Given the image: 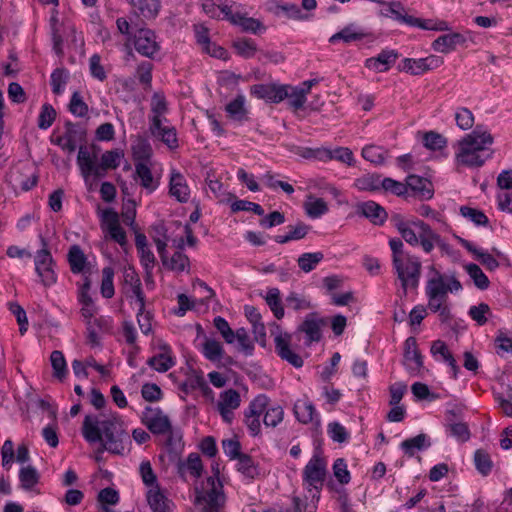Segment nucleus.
<instances>
[{
	"mask_svg": "<svg viewBox=\"0 0 512 512\" xmlns=\"http://www.w3.org/2000/svg\"><path fill=\"white\" fill-rule=\"evenodd\" d=\"M104 419L97 416L86 415L82 425V435L89 443L99 442L102 450L122 455L125 443H130L129 435L124 428V423L117 413H110Z\"/></svg>",
	"mask_w": 512,
	"mask_h": 512,
	"instance_id": "nucleus-1",
	"label": "nucleus"
},
{
	"mask_svg": "<svg viewBox=\"0 0 512 512\" xmlns=\"http://www.w3.org/2000/svg\"><path fill=\"white\" fill-rule=\"evenodd\" d=\"M220 10L226 19L232 24L240 26L245 32L258 34L260 31L265 30L264 25L258 19L248 17L247 13H242L240 5L236 2H233L231 5L221 6Z\"/></svg>",
	"mask_w": 512,
	"mask_h": 512,
	"instance_id": "nucleus-8",
	"label": "nucleus"
},
{
	"mask_svg": "<svg viewBox=\"0 0 512 512\" xmlns=\"http://www.w3.org/2000/svg\"><path fill=\"white\" fill-rule=\"evenodd\" d=\"M325 324V319L320 318L316 312H312L306 315L304 321L298 326L295 334L304 333L305 343L310 345L313 342H319L321 340V327Z\"/></svg>",
	"mask_w": 512,
	"mask_h": 512,
	"instance_id": "nucleus-15",
	"label": "nucleus"
},
{
	"mask_svg": "<svg viewBox=\"0 0 512 512\" xmlns=\"http://www.w3.org/2000/svg\"><path fill=\"white\" fill-rule=\"evenodd\" d=\"M391 222L400 233L402 239L411 246L421 245L426 253L434 249V242H440V235L430 225L419 219L405 220L400 214H394Z\"/></svg>",
	"mask_w": 512,
	"mask_h": 512,
	"instance_id": "nucleus-5",
	"label": "nucleus"
},
{
	"mask_svg": "<svg viewBox=\"0 0 512 512\" xmlns=\"http://www.w3.org/2000/svg\"><path fill=\"white\" fill-rule=\"evenodd\" d=\"M465 270L470 276V278L473 280L474 285L480 289V290H486L488 289L490 285V280L488 277L484 274L482 269L474 263H469L465 265Z\"/></svg>",
	"mask_w": 512,
	"mask_h": 512,
	"instance_id": "nucleus-40",
	"label": "nucleus"
},
{
	"mask_svg": "<svg viewBox=\"0 0 512 512\" xmlns=\"http://www.w3.org/2000/svg\"><path fill=\"white\" fill-rule=\"evenodd\" d=\"M443 64V58L430 55L425 58H404L398 66L400 71L411 75H421L429 70L436 69Z\"/></svg>",
	"mask_w": 512,
	"mask_h": 512,
	"instance_id": "nucleus-11",
	"label": "nucleus"
},
{
	"mask_svg": "<svg viewBox=\"0 0 512 512\" xmlns=\"http://www.w3.org/2000/svg\"><path fill=\"white\" fill-rule=\"evenodd\" d=\"M67 261L73 274L84 273L88 260L79 245H72L67 254Z\"/></svg>",
	"mask_w": 512,
	"mask_h": 512,
	"instance_id": "nucleus-27",
	"label": "nucleus"
},
{
	"mask_svg": "<svg viewBox=\"0 0 512 512\" xmlns=\"http://www.w3.org/2000/svg\"><path fill=\"white\" fill-rule=\"evenodd\" d=\"M220 402L218 406H223L230 409H236L240 405V394L235 389H228L221 393Z\"/></svg>",
	"mask_w": 512,
	"mask_h": 512,
	"instance_id": "nucleus-63",
	"label": "nucleus"
},
{
	"mask_svg": "<svg viewBox=\"0 0 512 512\" xmlns=\"http://www.w3.org/2000/svg\"><path fill=\"white\" fill-rule=\"evenodd\" d=\"M392 251V266L401 282V287L406 294L408 287L417 288L419 285L422 264L417 256L404 251V244L400 238H392L389 241Z\"/></svg>",
	"mask_w": 512,
	"mask_h": 512,
	"instance_id": "nucleus-3",
	"label": "nucleus"
},
{
	"mask_svg": "<svg viewBox=\"0 0 512 512\" xmlns=\"http://www.w3.org/2000/svg\"><path fill=\"white\" fill-rule=\"evenodd\" d=\"M101 294L104 298L110 299L114 296V269L110 266L104 267L102 270Z\"/></svg>",
	"mask_w": 512,
	"mask_h": 512,
	"instance_id": "nucleus-49",
	"label": "nucleus"
},
{
	"mask_svg": "<svg viewBox=\"0 0 512 512\" xmlns=\"http://www.w3.org/2000/svg\"><path fill=\"white\" fill-rule=\"evenodd\" d=\"M232 46L237 54L245 59L253 57L257 51L255 42L248 38L237 39L233 42Z\"/></svg>",
	"mask_w": 512,
	"mask_h": 512,
	"instance_id": "nucleus-47",
	"label": "nucleus"
},
{
	"mask_svg": "<svg viewBox=\"0 0 512 512\" xmlns=\"http://www.w3.org/2000/svg\"><path fill=\"white\" fill-rule=\"evenodd\" d=\"M225 110L233 120L243 122L248 119V111L245 108V97L242 94H239L234 100L228 103Z\"/></svg>",
	"mask_w": 512,
	"mask_h": 512,
	"instance_id": "nucleus-32",
	"label": "nucleus"
},
{
	"mask_svg": "<svg viewBox=\"0 0 512 512\" xmlns=\"http://www.w3.org/2000/svg\"><path fill=\"white\" fill-rule=\"evenodd\" d=\"M269 403V399L266 395L260 394L255 399H253L248 408L244 412L245 417L252 416H261V414L266 411L267 405Z\"/></svg>",
	"mask_w": 512,
	"mask_h": 512,
	"instance_id": "nucleus-51",
	"label": "nucleus"
},
{
	"mask_svg": "<svg viewBox=\"0 0 512 512\" xmlns=\"http://www.w3.org/2000/svg\"><path fill=\"white\" fill-rule=\"evenodd\" d=\"M457 126L462 130L470 129L474 124L473 113L465 107L459 108L455 113Z\"/></svg>",
	"mask_w": 512,
	"mask_h": 512,
	"instance_id": "nucleus-62",
	"label": "nucleus"
},
{
	"mask_svg": "<svg viewBox=\"0 0 512 512\" xmlns=\"http://www.w3.org/2000/svg\"><path fill=\"white\" fill-rule=\"evenodd\" d=\"M213 324L215 328L219 331V333L222 335L226 343L232 344L235 341V331L231 329L229 323L223 317H215L213 320Z\"/></svg>",
	"mask_w": 512,
	"mask_h": 512,
	"instance_id": "nucleus-59",
	"label": "nucleus"
},
{
	"mask_svg": "<svg viewBox=\"0 0 512 512\" xmlns=\"http://www.w3.org/2000/svg\"><path fill=\"white\" fill-rule=\"evenodd\" d=\"M430 271L433 272L435 276L427 281L425 289L427 297H440L447 300L448 288L446 286L445 277L437 271L434 266L430 267Z\"/></svg>",
	"mask_w": 512,
	"mask_h": 512,
	"instance_id": "nucleus-24",
	"label": "nucleus"
},
{
	"mask_svg": "<svg viewBox=\"0 0 512 512\" xmlns=\"http://www.w3.org/2000/svg\"><path fill=\"white\" fill-rule=\"evenodd\" d=\"M326 462L318 454H314L303 469V481L318 493L322 489L326 477Z\"/></svg>",
	"mask_w": 512,
	"mask_h": 512,
	"instance_id": "nucleus-9",
	"label": "nucleus"
},
{
	"mask_svg": "<svg viewBox=\"0 0 512 512\" xmlns=\"http://www.w3.org/2000/svg\"><path fill=\"white\" fill-rule=\"evenodd\" d=\"M383 179L380 174H366L355 180V186L363 191H377L382 188Z\"/></svg>",
	"mask_w": 512,
	"mask_h": 512,
	"instance_id": "nucleus-36",
	"label": "nucleus"
},
{
	"mask_svg": "<svg viewBox=\"0 0 512 512\" xmlns=\"http://www.w3.org/2000/svg\"><path fill=\"white\" fill-rule=\"evenodd\" d=\"M364 37H365V33L361 32V31H356L354 29L353 25H348V26L344 27L341 31L333 34L329 38V42L334 44L337 41L342 40L344 43L348 44L351 42L360 41Z\"/></svg>",
	"mask_w": 512,
	"mask_h": 512,
	"instance_id": "nucleus-34",
	"label": "nucleus"
},
{
	"mask_svg": "<svg viewBox=\"0 0 512 512\" xmlns=\"http://www.w3.org/2000/svg\"><path fill=\"white\" fill-rule=\"evenodd\" d=\"M160 349L163 351L147 360V365L157 372H167L175 365V361L170 355V346L166 343L160 345Z\"/></svg>",
	"mask_w": 512,
	"mask_h": 512,
	"instance_id": "nucleus-22",
	"label": "nucleus"
},
{
	"mask_svg": "<svg viewBox=\"0 0 512 512\" xmlns=\"http://www.w3.org/2000/svg\"><path fill=\"white\" fill-rule=\"evenodd\" d=\"M265 301L273 315L278 319H282L284 317V308L280 299V291L278 288H270L267 291L265 296Z\"/></svg>",
	"mask_w": 512,
	"mask_h": 512,
	"instance_id": "nucleus-39",
	"label": "nucleus"
},
{
	"mask_svg": "<svg viewBox=\"0 0 512 512\" xmlns=\"http://www.w3.org/2000/svg\"><path fill=\"white\" fill-rule=\"evenodd\" d=\"M200 351L207 360L213 363H218L224 358L223 345L215 339L205 337L204 342L201 344Z\"/></svg>",
	"mask_w": 512,
	"mask_h": 512,
	"instance_id": "nucleus-28",
	"label": "nucleus"
},
{
	"mask_svg": "<svg viewBox=\"0 0 512 512\" xmlns=\"http://www.w3.org/2000/svg\"><path fill=\"white\" fill-rule=\"evenodd\" d=\"M492 143V135L483 130L482 126L477 125L471 133L458 142L457 162L468 167H481L493 154V151L487 148V145Z\"/></svg>",
	"mask_w": 512,
	"mask_h": 512,
	"instance_id": "nucleus-2",
	"label": "nucleus"
},
{
	"mask_svg": "<svg viewBox=\"0 0 512 512\" xmlns=\"http://www.w3.org/2000/svg\"><path fill=\"white\" fill-rule=\"evenodd\" d=\"M284 411L280 406H274L266 409L263 422L267 427H276L282 422Z\"/></svg>",
	"mask_w": 512,
	"mask_h": 512,
	"instance_id": "nucleus-61",
	"label": "nucleus"
},
{
	"mask_svg": "<svg viewBox=\"0 0 512 512\" xmlns=\"http://www.w3.org/2000/svg\"><path fill=\"white\" fill-rule=\"evenodd\" d=\"M399 54L395 50H382L376 57L366 59L365 67L376 72H386L395 64Z\"/></svg>",
	"mask_w": 512,
	"mask_h": 512,
	"instance_id": "nucleus-19",
	"label": "nucleus"
},
{
	"mask_svg": "<svg viewBox=\"0 0 512 512\" xmlns=\"http://www.w3.org/2000/svg\"><path fill=\"white\" fill-rule=\"evenodd\" d=\"M136 14L146 20L155 19L161 9L160 0H127Z\"/></svg>",
	"mask_w": 512,
	"mask_h": 512,
	"instance_id": "nucleus-23",
	"label": "nucleus"
},
{
	"mask_svg": "<svg viewBox=\"0 0 512 512\" xmlns=\"http://www.w3.org/2000/svg\"><path fill=\"white\" fill-rule=\"evenodd\" d=\"M156 34L148 28H139L134 33L133 44L136 51L144 57L153 59L160 50Z\"/></svg>",
	"mask_w": 512,
	"mask_h": 512,
	"instance_id": "nucleus-10",
	"label": "nucleus"
},
{
	"mask_svg": "<svg viewBox=\"0 0 512 512\" xmlns=\"http://www.w3.org/2000/svg\"><path fill=\"white\" fill-rule=\"evenodd\" d=\"M163 123H160V127L151 134L154 137H157L160 141H162L165 145H167L170 149H175L178 147V139L176 129L172 126H163Z\"/></svg>",
	"mask_w": 512,
	"mask_h": 512,
	"instance_id": "nucleus-33",
	"label": "nucleus"
},
{
	"mask_svg": "<svg viewBox=\"0 0 512 512\" xmlns=\"http://www.w3.org/2000/svg\"><path fill=\"white\" fill-rule=\"evenodd\" d=\"M146 496L152 512L173 511V502L164 495L159 487H157V489H149Z\"/></svg>",
	"mask_w": 512,
	"mask_h": 512,
	"instance_id": "nucleus-26",
	"label": "nucleus"
},
{
	"mask_svg": "<svg viewBox=\"0 0 512 512\" xmlns=\"http://www.w3.org/2000/svg\"><path fill=\"white\" fill-rule=\"evenodd\" d=\"M237 460V470L245 477L254 478L259 474L258 467L250 455L243 453Z\"/></svg>",
	"mask_w": 512,
	"mask_h": 512,
	"instance_id": "nucleus-44",
	"label": "nucleus"
},
{
	"mask_svg": "<svg viewBox=\"0 0 512 512\" xmlns=\"http://www.w3.org/2000/svg\"><path fill=\"white\" fill-rule=\"evenodd\" d=\"M406 185L412 195L420 200H429L434 195L433 184L427 178L411 174L406 178Z\"/></svg>",
	"mask_w": 512,
	"mask_h": 512,
	"instance_id": "nucleus-17",
	"label": "nucleus"
},
{
	"mask_svg": "<svg viewBox=\"0 0 512 512\" xmlns=\"http://www.w3.org/2000/svg\"><path fill=\"white\" fill-rule=\"evenodd\" d=\"M56 118V110L52 105L45 103L42 105L39 117L38 127L42 130L48 129Z\"/></svg>",
	"mask_w": 512,
	"mask_h": 512,
	"instance_id": "nucleus-53",
	"label": "nucleus"
},
{
	"mask_svg": "<svg viewBox=\"0 0 512 512\" xmlns=\"http://www.w3.org/2000/svg\"><path fill=\"white\" fill-rule=\"evenodd\" d=\"M50 361L54 371V377L63 380L67 374V365L63 353L59 350H54L51 353Z\"/></svg>",
	"mask_w": 512,
	"mask_h": 512,
	"instance_id": "nucleus-48",
	"label": "nucleus"
},
{
	"mask_svg": "<svg viewBox=\"0 0 512 512\" xmlns=\"http://www.w3.org/2000/svg\"><path fill=\"white\" fill-rule=\"evenodd\" d=\"M169 194L180 203H186L189 200L190 189L185 177L175 170L172 171L169 181Z\"/></svg>",
	"mask_w": 512,
	"mask_h": 512,
	"instance_id": "nucleus-21",
	"label": "nucleus"
},
{
	"mask_svg": "<svg viewBox=\"0 0 512 512\" xmlns=\"http://www.w3.org/2000/svg\"><path fill=\"white\" fill-rule=\"evenodd\" d=\"M178 470L182 477L185 470H188L190 474L196 478L200 477L203 470V464L200 456L197 453L189 454L186 463H180Z\"/></svg>",
	"mask_w": 512,
	"mask_h": 512,
	"instance_id": "nucleus-38",
	"label": "nucleus"
},
{
	"mask_svg": "<svg viewBox=\"0 0 512 512\" xmlns=\"http://www.w3.org/2000/svg\"><path fill=\"white\" fill-rule=\"evenodd\" d=\"M286 85L277 84H255L250 87L251 95L258 99H263L269 103H279L288 97V89Z\"/></svg>",
	"mask_w": 512,
	"mask_h": 512,
	"instance_id": "nucleus-14",
	"label": "nucleus"
},
{
	"mask_svg": "<svg viewBox=\"0 0 512 512\" xmlns=\"http://www.w3.org/2000/svg\"><path fill=\"white\" fill-rule=\"evenodd\" d=\"M69 79V73L65 68H56L50 77L52 92L60 95L64 91V87Z\"/></svg>",
	"mask_w": 512,
	"mask_h": 512,
	"instance_id": "nucleus-45",
	"label": "nucleus"
},
{
	"mask_svg": "<svg viewBox=\"0 0 512 512\" xmlns=\"http://www.w3.org/2000/svg\"><path fill=\"white\" fill-rule=\"evenodd\" d=\"M424 146L430 150H440L447 144V139L434 131L426 132L424 137Z\"/></svg>",
	"mask_w": 512,
	"mask_h": 512,
	"instance_id": "nucleus-56",
	"label": "nucleus"
},
{
	"mask_svg": "<svg viewBox=\"0 0 512 512\" xmlns=\"http://www.w3.org/2000/svg\"><path fill=\"white\" fill-rule=\"evenodd\" d=\"M168 111L167 101L163 94L154 93L151 98V112L152 117L150 119V132L160 127V123L167 122L165 114Z\"/></svg>",
	"mask_w": 512,
	"mask_h": 512,
	"instance_id": "nucleus-18",
	"label": "nucleus"
},
{
	"mask_svg": "<svg viewBox=\"0 0 512 512\" xmlns=\"http://www.w3.org/2000/svg\"><path fill=\"white\" fill-rule=\"evenodd\" d=\"M142 423L155 435L167 434L172 428L169 417L160 408L146 407Z\"/></svg>",
	"mask_w": 512,
	"mask_h": 512,
	"instance_id": "nucleus-12",
	"label": "nucleus"
},
{
	"mask_svg": "<svg viewBox=\"0 0 512 512\" xmlns=\"http://www.w3.org/2000/svg\"><path fill=\"white\" fill-rule=\"evenodd\" d=\"M467 41L465 35L453 32L439 36L432 43V48L436 52L447 54L456 49L459 45H464Z\"/></svg>",
	"mask_w": 512,
	"mask_h": 512,
	"instance_id": "nucleus-20",
	"label": "nucleus"
},
{
	"mask_svg": "<svg viewBox=\"0 0 512 512\" xmlns=\"http://www.w3.org/2000/svg\"><path fill=\"white\" fill-rule=\"evenodd\" d=\"M431 446L428 436L424 433L404 440L400 447L408 457H413L416 450H424Z\"/></svg>",
	"mask_w": 512,
	"mask_h": 512,
	"instance_id": "nucleus-29",
	"label": "nucleus"
},
{
	"mask_svg": "<svg viewBox=\"0 0 512 512\" xmlns=\"http://www.w3.org/2000/svg\"><path fill=\"white\" fill-rule=\"evenodd\" d=\"M474 464L476 470L482 475L487 476L493 468V462L489 453L483 449H478L474 453Z\"/></svg>",
	"mask_w": 512,
	"mask_h": 512,
	"instance_id": "nucleus-43",
	"label": "nucleus"
},
{
	"mask_svg": "<svg viewBox=\"0 0 512 512\" xmlns=\"http://www.w3.org/2000/svg\"><path fill=\"white\" fill-rule=\"evenodd\" d=\"M135 175L140 179V185L149 192H153L158 187V182L154 180L151 169L147 163H135Z\"/></svg>",
	"mask_w": 512,
	"mask_h": 512,
	"instance_id": "nucleus-31",
	"label": "nucleus"
},
{
	"mask_svg": "<svg viewBox=\"0 0 512 512\" xmlns=\"http://www.w3.org/2000/svg\"><path fill=\"white\" fill-rule=\"evenodd\" d=\"M69 111L76 117H86L88 115V105L83 101L80 93L75 91L68 105Z\"/></svg>",
	"mask_w": 512,
	"mask_h": 512,
	"instance_id": "nucleus-50",
	"label": "nucleus"
},
{
	"mask_svg": "<svg viewBox=\"0 0 512 512\" xmlns=\"http://www.w3.org/2000/svg\"><path fill=\"white\" fill-rule=\"evenodd\" d=\"M460 214L470 219L477 226H486L489 223L488 217L481 210L475 208L461 206Z\"/></svg>",
	"mask_w": 512,
	"mask_h": 512,
	"instance_id": "nucleus-52",
	"label": "nucleus"
},
{
	"mask_svg": "<svg viewBox=\"0 0 512 512\" xmlns=\"http://www.w3.org/2000/svg\"><path fill=\"white\" fill-rule=\"evenodd\" d=\"M39 473L35 467L28 465L19 471V480L24 490H31L39 482Z\"/></svg>",
	"mask_w": 512,
	"mask_h": 512,
	"instance_id": "nucleus-41",
	"label": "nucleus"
},
{
	"mask_svg": "<svg viewBox=\"0 0 512 512\" xmlns=\"http://www.w3.org/2000/svg\"><path fill=\"white\" fill-rule=\"evenodd\" d=\"M210 489L206 492L196 489L195 507L197 512H223L225 495L223 490L217 489L214 478L208 477Z\"/></svg>",
	"mask_w": 512,
	"mask_h": 512,
	"instance_id": "nucleus-7",
	"label": "nucleus"
},
{
	"mask_svg": "<svg viewBox=\"0 0 512 512\" xmlns=\"http://www.w3.org/2000/svg\"><path fill=\"white\" fill-rule=\"evenodd\" d=\"M490 307L488 304L482 302L478 305L471 306L468 311V315L480 326L487 323L486 314L490 313Z\"/></svg>",
	"mask_w": 512,
	"mask_h": 512,
	"instance_id": "nucleus-58",
	"label": "nucleus"
},
{
	"mask_svg": "<svg viewBox=\"0 0 512 512\" xmlns=\"http://www.w3.org/2000/svg\"><path fill=\"white\" fill-rule=\"evenodd\" d=\"M404 365L413 375H419L424 368L423 356L418 349L417 340L410 336L404 342Z\"/></svg>",
	"mask_w": 512,
	"mask_h": 512,
	"instance_id": "nucleus-16",
	"label": "nucleus"
},
{
	"mask_svg": "<svg viewBox=\"0 0 512 512\" xmlns=\"http://www.w3.org/2000/svg\"><path fill=\"white\" fill-rule=\"evenodd\" d=\"M384 153L381 147L375 145L365 146L362 150L363 158L374 164H382L384 162Z\"/></svg>",
	"mask_w": 512,
	"mask_h": 512,
	"instance_id": "nucleus-64",
	"label": "nucleus"
},
{
	"mask_svg": "<svg viewBox=\"0 0 512 512\" xmlns=\"http://www.w3.org/2000/svg\"><path fill=\"white\" fill-rule=\"evenodd\" d=\"M132 155L137 162H149L152 156V147L147 139L139 137L134 145H132Z\"/></svg>",
	"mask_w": 512,
	"mask_h": 512,
	"instance_id": "nucleus-35",
	"label": "nucleus"
},
{
	"mask_svg": "<svg viewBox=\"0 0 512 512\" xmlns=\"http://www.w3.org/2000/svg\"><path fill=\"white\" fill-rule=\"evenodd\" d=\"M99 150L97 146H93V153H90L84 145L79 147L77 164L85 180L91 175L96 179L104 178L107 170L119 167L121 158L124 156L119 149L109 150L102 154L100 163L97 164Z\"/></svg>",
	"mask_w": 512,
	"mask_h": 512,
	"instance_id": "nucleus-4",
	"label": "nucleus"
},
{
	"mask_svg": "<svg viewBox=\"0 0 512 512\" xmlns=\"http://www.w3.org/2000/svg\"><path fill=\"white\" fill-rule=\"evenodd\" d=\"M64 127L66 139H70L81 144L86 141V129L82 124L73 123L68 120L65 122Z\"/></svg>",
	"mask_w": 512,
	"mask_h": 512,
	"instance_id": "nucleus-46",
	"label": "nucleus"
},
{
	"mask_svg": "<svg viewBox=\"0 0 512 512\" xmlns=\"http://www.w3.org/2000/svg\"><path fill=\"white\" fill-rule=\"evenodd\" d=\"M324 259L322 252L303 253L297 259L299 268L308 273L316 268V266Z\"/></svg>",
	"mask_w": 512,
	"mask_h": 512,
	"instance_id": "nucleus-42",
	"label": "nucleus"
},
{
	"mask_svg": "<svg viewBox=\"0 0 512 512\" xmlns=\"http://www.w3.org/2000/svg\"><path fill=\"white\" fill-rule=\"evenodd\" d=\"M294 413L298 421L308 424L317 416L315 406L307 398L298 400L294 405Z\"/></svg>",
	"mask_w": 512,
	"mask_h": 512,
	"instance_id": "nucleus-30",
	"label": "nucleus"
},
{
	"mask_svg": "<svg viewBox=\"0 0 512 512\" xmlns=\"http://www.w3.org/2000/svg\"><path fill=\"white\" fill-rule=\"evenodd\" d=\"M41 249L34 256L35 272L43 286L51 287L57 282V274L54 270L55 261L48 249L47 240L40 235Z\"/></svg>",
	"mask_w": 512,
	"mask_h": 512,
	"instance_id": "nucleus-6",
	"label": "nucleus"
},
{
	"mask_svg": "<svg viewBox=\"0 0 512 512\" xmlns=\"http://www.w3.org/2000/svg\"><path fill=\"white\" fill-rule=\"evenodd\" d=\"M309 201L304 203V209L308 217L316 219L328 212V205L322 198L308 197Z\"/></svg>",
	"mask_w": 512,
	"mask_h": 512,
	"instance_id": "nucleus-37",
	"label": "nucleus"
},
{
	"mask_svg": "<svg viewBox=\"0 0 512 512\" xmlns=\"http://www.w3.org/2000/svg\"><path fill=\"white\" fill-rule=\"evenodd\" d=\"M167 434L168 437L165 442L166 449L169 453L177 455L183 447L182 433L180 430H174L171 428Z\"/></svg>",
	"mask_w": 512,
	"mask_h": 512,
	"instance_id": "nucleus-55",
	"label": "nucleus"
},
{
	"mask_svg": "<svg viewBox=\"0 0 512 512\" xmlns=\"http://www.w3.org/2000/svg\"><path fill=\"white\" fill-rule=\"evenodd\" d=\"M358 211L375 225H383L388 216L386 210L374 201L360 204Z\"/></svg>",
	"mask_w": 512,
	"mask_h": 512,
	"instance_id": "nucleus-25",
	"label": "nucleus"
},
{
	"mask_svg": "<svg viewBox=\"0 0 512 512\" xmlns=\"http://www.w3.org/2000/svg\"><path fill=\"white\" fill-rule=\"evenodd\" d=\"M382 188L386 191H390L397 196H402L404 198H408V186L405 183L396 181L392 178L386 177L383 178Z\"/></svg>",
	"mask_w": 512,
	"mask_h": 512,
	"instance_id": "nucleus-57",
	"label": "nucleus"
},
{
	"mask_svg": "<svg viewBox=\"0 0 512 512\" xmlns=\"http://www.w3.org/2000/svg\"><path fill=\"white\" fill-rule=\"evenodd\" d=\"M327 433L329 437L337 443H344L349 438V433L339 422H331L328 424Z\"/></svg>",
	"mask_w": 512,
	"mask_h": 512,
	"instance_id": "nucleus-60",
	"label": "nucleus"
},
{
	"mask_svg": "<svg viewBox=\"0 0 512 512\" xmlns=\"http://www.w3.org/2000/svg\"><path fill=\"white\" fill-rule=\"evenodd\" d=\"M292 334L279 332L274 338L275 351L284 361L295 368H301L304 364L302 357L291 348Z\"/></svg>",
	"mask_w": 512,
	"mask_h": 512,
	"instance_id": "nucleus-13",
	"label": "nucleus"
},
{
	"mask_svg": "<svg viewBox=\"0 0 512 512\" xmlns=\"http://www.w3.org/2000/svg\"><path fill=\"white\" fill-rule=\"evenodd\" d=\"M189 262L186 254L182 251H176L170 259L168 258V263L163 265L169 270L182 272L189 266Z\"/></svg>",
	"mask_w": 512,
	"mask_h": 512,
	"instance_id": "nucleus-54",
	"label": "nucleus"
}]
</instances>
